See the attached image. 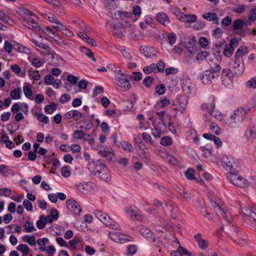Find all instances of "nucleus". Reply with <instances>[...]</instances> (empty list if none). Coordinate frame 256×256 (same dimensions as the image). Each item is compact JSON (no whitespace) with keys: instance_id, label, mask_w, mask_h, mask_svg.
Wrapping results in <instances>:
<instances>
[{"instance_id":"nucleus-1","label":"nucleus","mask_w":256,"mask_h":256,"mask_svg":"<svg viewBox=\"0 0 256 256\" xmlns=\"http://www.w3.org/2000/svg\"><path fill=\"white\" fill-rule=\"evenodd\" d=\"M88 169L100 179L108 182L110 180V172L106 166L99 160H94L89 163Z\"/></svg>"},{"instance_id":"nucleus-2","label":"nucleus","mask_w":256,"mask_h":256,"mask_svg":"<svg viewBox=\"0 0 256 256\" xmlns=\"http://www.w3.org/2000/svg\"><path fill=\"white\" fill-rule=\"evenodd\" d=\"M246 112V110L242 107L236 109L230 115V118L227 122L228 126L231 128H236L238 124L244 121Z\"/></svg>"},{"instance_id":"nucleus-3","label":"nucleus","mask_w":256,"mask_h":256,"mask_svg":"<svg viewBox=\"0 0 256 256\" xmlns=\"http://www.w3.org/2000/svg\"><path fill=\"white\" fill-rule=\"evenodd\" d=\"M94 214L106 226L116 230L120 229L119 224L113 220L106 214L103 213L99 210H95L94 211Z\"/></svg>"},{"instance_id":"nucleus-4","label":"nucleus","mask_w":256,"mask_h":256,"mask_svg":"<svg viewBox=\"0 0 256 256\" xmlns=\"http://www.w3.org/2000/svg\"><path fill=\"white\" fill-rule=\"evenodd\" d=\"M226 233L238 244L243 246L246 244V236L240 232L238 228L230 226Z\"/></svg>"},{"instance_id":"nucleus-5","label":"nucleus","mask_w":256,"mask_h":256,"mask_svg":"<svg viewBox=\"0 0 256 256\" xmlns=\"http://www.w3.org/2000/svg\"><path fill=\"white\" fill-rule=\"evenodd\" d=\"M222 163L223 167L228 170L230 174H234L238 168V160L232 156H224L222 158Z\"/></svg>"},{"instance_id":"nucleus-6","label":"nucleus","mask_w":256,"mask_h":256,"mask_svg":"<svg viewBox=\"0 0 256 256\" xmlns=\"http://www.w3.org/2000/svg\"><path fill=\"white\" fill-rule=\"evenodd\" d=\"M215 98H213L210 103H204L201 106V108L204 110L208 111V113L218 120H222L223 118L222 114L218 111L216 110Z\"/></svg>"},{"instance_id":"nucleus-7","label":"nucleus","mask_w":256,"mask_h":256,"mask_svg":"<svg viewBox=\"0 0 256 256\" xmlns=\"http://www.w3.org/2000/svg\"><path fill=\"white\" fill-rule=\"evenodd\" d=\"M242 214L246 221L251 223L256 222V205H254L252 208L244 207L242 208Z\"/></svg>"},{"instance_id":"nucleus-8","label":"nucleus","mask_w":256,"mask_h":256,"mask_svg":"<svg viewBox=\"0 0 256 256\" xmlns=\"http://www.w3.org/2000/svg\"><path fill=\"white\" fill-rule=\"evenodd\" d=\"M128 75L124 73H119L115 77L118 84L120 87L122 91H126L130 89V84L128 80Z\"/></svg>"},{"instance_id":"nucleus-9","label":"nucleus","mask_w":256,"mask_h":256,"mask_svg":"<svg viewBox=\"0 0 256 256\" xmlns=\"http://www.w3.org/2000/svg\"><path fill=\"white\" fill-rule=\"evenodd\" d=\"M228 177L231 183L236 186L240 188H246L249 185L248 180L239 175L230 174Z\"/></svg>"},{"instance_id":"nucleus-10","label":"nucleus","mask_w":256,"mask_h":256,"mask_svg":"<svg viewBox=\"0 0 256 256\" xmlns=\"http://www.w3.org/2000/svg\"><path fill=\"white\" fill-rule=\"evenodd\" d=\"M108 238L112 241L119 243H124L127 241H132L130 239H132V238L128 237V236L116 232H110Z\"/></svg>"},{"instance_id":"nucleus-11","label":"nucleus","mask_w":256,"mask_h":256,"mask_svg":"<svg viewBox=\"0 0 256 256\" xmlns=\"http://www.w3.org/2000/svg\"><path fill=\"white\" fill-rule=\"evenodd\" d=\"M187 103L186 97H178L174 101V110L183 113L186 107Z\"/></svg>"},{"instance_id":"nucleus-12","label":"nucleus","mask_w":256,"mask_h":256,"mask_svg":"<svg viewBox=\"0 0 256 256\" xmlns=\"http://www.w3.org/2000/svg\"><path fill=\"white\" fill-rule=\"evenodd\" d=\"M222 83L224 85L229 86L232 82L233 74L230 69H224L222 74Z\"/></svg>"},{"instance_id":"nucleus-13","label":"nucleus","mask_w":256,"mask_h":256,"mask_svg":"<svg viewBox=\"0 0 256 256\" xmlns=\"http://www.w3.org/2000/svg\"><path fill=\"white\" fill-rule=\"evenodd\" d=\"M67 208L74 214H78L81 211V208L78 203L74 200H66Z\"/></svg>"},{"instance_id":"nucleus-14","label":"nucleus","mask_w":256,"mask_h":256,"mask_svg":"<svg viewBox=\"0 0 256 256\" xmlns=\"http://www.w3.org/2000/svg\"><path fill=\"white\" fill-rule=\"evenodd\" d=\"M138 230L140 234L148 241L150 242L154 239V234L148 228L143 226H140L138 227Z\"/></svg>"},{"instance_id":"nucleus-15","label":"nucleus","mask_w":256,"mask_h":256,"mask_svg":"<svg viewBox=\"0 0 256 256\" xmlns=\"http://www.w3.org/2000/svg\"><path fill=\"white\" fill-rule=\"evenodd\" d=\"M24 20L26 23V26L30 30H38L40 29L38 23L32 18L26 16L24 17Z\"/></svg>"},{"instance_id":"nucleus-16","label":"nucleus","mask_w":256,"mask_h":256,"mask_svg":"<svg viewBox=\"0 0 256 256\" xmlns=\"http://www.w3.org/2000/svg\"><path fill=\"white\" fill-rule=\"evenodd\" d=\"M140 50V52L146 58H149L156 55V50L150 46H142Z\"/></svg>"},{"instance_id":"nucleus-17","label":"nucleus","mask_w":256,"mask_h":256,"mask_svg":"<svg viewBox=\"0 0 256 256\" xmlns=\"http://www.w3.org/2000/svg\"><path fill=\"white\" fill-rule=\"evenodd\" d=\"M82 117V114L77 110H72L67 112L64 116L65 120L72 118L74 120L78 121Z\"/></svg>"},{"instance_id":"nucleus-18","label":"nucleus","mask_w":256,"mask_h":256,"mask_svg":"<svg viewBox=\"0 0 256 256\" xmlns=\"http://www.w3.org/2000/svg\"><path fill=\"white\" fill-rule=\"evenodd\" d=\"M246 138L250 142L256 140V126H251L248 127L245 132Z\"/></svg>"},{"instance_id":"nucleus-19","label":"nucleus","mask_w":256,"mask_h":256,"mask_svg":"<svg viewBox=\"0 0 256 256\" xmlns=\"http://www.w3.org/2000/svg\"><path fill=\"white\" fill-rule=\"evenodd\" d=\"M98 154L100 156L106 158L109 162L114 160L115 156L112 150H102L98 151Z\"/></svg>"},{"instance_id":"nucleus-20","label":"nucleus","mask_w":256,"mask_h":256,"mask_svg":"<svg viewBox=\"0 0 256 256\" xmlns=\"http://www.w3.org/2000/svg\"><path fill=\"white\" fill-rule=\"evenodd\" d=\"M216 78V76L212 74L210 72V70L204 71L201 77V80L202 83L204 84H208L211 83L212 80Z\"/></svg>"},{"instance_id":"nucleus-21","label":"nucleus","mask_w":256,"mask_h":256,"mask_svg":"<svg viewBox=\"0 0 256 256\" xmlns=\"http://www.w3.org/2000/svg\"><path fill=\"white\" fill-rule=\"evenodd\" d=\"M164 126L168 128L172 133L175 134L176 132L174 124L171 121L170 116H166L164 120H162Z\"/></svg>"},{"instance_id":"nucleus-22","label":"nucleus","mask_w":256,"mask_h":256,"mask_svg":"<svg viewBox=\"0 0 256 256\" xmlns=\"http://www.w3.org/2000/svg\"><path fill=\"white\" fill-rule=\"evenodd\" d=\"M77 188L83 194H88L92 188L91 184L88 182H82L77 186Z\"/></svg>"},{"instance_id":"nucleus-23","label":"nucleus","mask_w":256,"mask_h":256,"mask_svg":"<svg viewBox=\"0 0 256 256\" xmlns=\"http://www.w3.org/2000/svg\"><path fill=\"white\" fill-rule=\"evenodd\" d=\"M202 136L206 139L212 141L217 148H219L222 145V142L220 138L214 135L206 133L204 134Z\"/></svg>"},{"instance_id":"nucleus-24","label":"nucleus","mask_w":256,"mask_h":256,"mask_svg":"<svg viewBox=\"0 0 256 256\" xmlns=\"http://www.w3.org/2000/svg\"><path fill=\"white\" fill-rule=\"evenodd\" d=\"M156 20L164 26H167L169 24L170 20L168 16L164 12H160L156 16Z\"/></svg>"},{"instance_id":"nucleus-25","label":"nucleus","mask_w":256,"mask_h":256,"mask_svg":"<svg viewBox=\"0 0 256 256\" xmlns=\"http://www.w3.org/2000/svg\"><path fill=\"white\" fill-rule=\"evenodd\" d=\"M126 214L132 219H134L138 214V212L136 208L134 206H129L125 210Z\"/></svg>"},{"instance_id":"nucleus-26","label":"nucleus","mask_w":256,"mask_h":256,"mask_svg":"<svg viewBox=\"0 0 256 256\" xmlns=\"http://www.w3.org/2000/svg\"><path fill=\"white\" fill-rule=\"evenodd\" d=\"M196 16L194 14H184L178 18V20L188 23H192L196 20Z\"/></svg>"},{"instance_id":"nucleus-27","label":"nucleus","mask_w":256,"mask_h":256,"mask_svg":"<svg viewBox=\"0 0 256 256\" xmlns=\"http://www.w3.org/2000/svg\"><path fill=\"white\" fill-rule=\"evenodd\" d=\"M1 142L6 144V146L8 148H12L14 146L12 141L10 140L9 137L5 132L0 134Z\"/></svg>"},{"instance_id":"nucleus-28","label":"nucleus","mask_w":256,"mask_h":256,"mask_svg":"<svg viewBox=\"0 0 256 256\" xmlns=\"http://www.w3.org/2000/svg\"><path fill=\"white\" fill-rule=\"evenodd\" d=\"M248 48L246 46H242L236 50L234 54V58L236 60H240L242 56L247 54Z\"/></svg>"},{"instance_id":"nucleus-29","label":"nucleus","mask_w":256,"mask_h":256,"mask_svg":"<svg viewBox=\"0 0 256 256\" xmlns=\"http://www.w3.org/2000/svg\"><path fill=\"white\" fill-rule=\"evenodd\" d=\"M232 67L236 70V73L242 74L244 72V70L243 60H242V62H240V60L236 59Z\"/></svg>"},{"instance_id":"nucleus-30","label":"nucleus","mask_w":256,"mask_h":256,"mask_svg":"<svg viewBox=\"0 0 256 256\" xmlns=\"http://www.w3.org/2000/svg\"><path fill=\"white\" fill-rule=\"evenodd\" d=\"M124 58L128 60H134V54L131 50L126 48L120 50Z\"/></svg>"},{"instance_id":"nucleus-31","label":"nucleus","mask_w":256,"mask_h":256,"mask_svg":"<svg viewBox=\"0 0 256 256\" xmlns=\"http://www.w3.org/2000/svg\"><path fill=\"white\" fill-rule=\"evenodd\" d=\"M48 242V240L46 238L38 239L36 241V243L38 244L39 250L41 252H44L46 250V245Z\"/></svg>"},{"instance_id":"nucleus-32","label":"nucleus","mask_w":256,"mask_h":256,"mask_svg":"<svg viewBox=\"0 0 256 256\" xmlns=\"http://www.w3.org/2000/svg\"><path fill=\"white\" fill-rule=\"evenodd\" d=\"M211 204L214 208L216 212V214L218 215L221 216L224 218H226V214L221 209L220 206L216 202L214 201H212Z\"/></svg>"},{"instance_id":"nucleus-33","label":"nucleus","mask_w":256,"mask_h":256,"mask_svg":"<svg viewBox=\"0 0 256 256\" xmlns=\"http://www.w3.org/2000/svg\"><path fill=\"white\" fill-rule=\"evenodd\" d=\"M24 231L26 232H31L36 230L34 224L30 221H26L23 224Z\"/></svg>"},{"instance_id":"nucleus-34","label":"nucleus","mask_w":256,"mask_h":256,"mask_svg":"<svg viewBox=\"0 0 256 256\" xmlns=\"http://www.w3.org/2000/svg\"><path fill=\"white\" fill-rule=\"evenodd\" d=\"M22 238L23 242H27L32 246H34L36 242L35 238L33 236L24 235Z\"/></svg>"},{"instance_id":"nucleus-35","label":"nucleus","mask_w":256,"mask_h":256,"mask_svg":"<svg viewBox=\"0 0 256 256\" xmlns=\"http://www.w3.org/2000/svg\"><path fill=\"white\" fill-rule=\"evenodd\" d=\"M202 17L209 21L214 20L215 23H218V18L216 13L208 12L203 14Z\"/></svg>"},{"instance_id":"nucleus-36","label":"nucleus","mask_w":256,"mask_h":256,"mask_svg":"<svg viewBox=\"0 0 256 256\" xmlns=\"http://www.w3.org/2000/svg\"><path fill=\"white\" fill-rule=\"evenodd\" d=\"M170 104V100L164 98L162 99L160 102H157L156 104L155 105L156 108V109H160L163 108H165L166 106L169 105Z\"/></svg>"},{"instance_id":"nucleus-37","label":"nucleus","mask_w":256,"mask_h":256,"mask_svg":"<svg viewBox=\"0 0 256 256\" xmlns=\"http://www.w3.org/2000/svg\"><path fill=\"white\" fill-rule=\"evenodd\" d=\"M150 242H153L154 246H157L160 248L159 250V252H161V248L164 246V244L163 243V242L158 237L156 236L155 234L154 236V239L152 240H150Z\"/></svg>"},{"instance_id":"nucleus-38","label":"nucleus","mask_w":256,"mask_h":256,"mask_svg":"<svg viewBox=\"0 0 256 256\" xmlns=\"http://www.w3.org/2000/svg\"><path fill=\"white\" fill-rule=\"evenodd\" d=\"M244 26H246V24L241 19H238L234 21L233 23V30H234L242 29Z\"/></svg>"},{"instance_id":"nucleus-39","label":"nucleus","mask_w":256,"mask_h":256,"mask_svg":"<svg viewBox=\"0 0 256 256\" xmlns=\"http://www.w3.org/2000/svg\"><path fill=\"white\" fill-rule=\"evenodd\" d=\"M137 250L138 248L136 245L130 244L127 246L126 254L127 256H133Z\"/></svg>"},{"instance_id":"nucleus-40","label":"nucleus","mask_w":256,"mask_h":256,"mask_svg":"<svg viewBox=\"0 0 256 256\" xmlns=\"http://www.w3.org/2000/svg\"><path fill=\"white\" fill-rule=\"evenodd\" d=\"M16 249L22 252V255H28L30 250L29 247L25 244L18 245L17 246Z\"/></svg>"},{"instance_id":"nucleus-41","label":"nucleus","mask_w":256,"mask_h":256,"mask_svg":"<svg viewBox=\"0 0 256 256\" xmlns=\"http://www.w3.org/2000/svg\"><path fill=\"white\" fill-rule=\"evenodd\" d=\"M86 135V133L82 130H76L72 134V138L76 140H82L84 138V136Z\"/></svg>"},{"instance_id":"nucleus-42","label":"nucleus","mask_w":256,"mask_h":256,"mask_svg":"<svg viewBox=\"0 0 256 256\" xmlns=\"http://www.w3.org/2000/svg\"><path fill=\"white\" fill-rule=\"evenodd\" d=\"M172 138L168 136H164L161 138L160 144L164 146H168L172 144Z\"/></svg>"},{"instance_id":"nucleus-43","label":"nucleus","mask_w":256,"mask_h":256,"mask_svg":"<svg viewBox=\"0 0 256 256\" xmlns=\"http://www.w3.org/2000/svg\"><path fill=\"white\" fill-rule=\"evenodd\" d=\"M80 50L82 52L86 54L90 58H92L93 61L95 62L96 60L93 52L90 49L83 46L80 48Z\"/></svg>"},{"instance_id":"nucleus-44","label":"nucleus","mask_w":256,"mask_h":256,"mask_svg":"<svg viewBox=\"0 0 256 256\" xmlns=\"http://www.w3.org/2000/svg\"><path fill=\"white\" fill-rule=\"evenodd\" d=\"M46 224V218L44 216H41L40 219L36 222V226L39 229H42Z\"/></svg>"},{"instance_id":"nucleus-45","label":"nucleus","mask_w":256,"mask_h":256,"mask_svg":"<svg viewBox=\"0 0 256 256\" xmlns=\"http://www.w3.org/2000/svg\"><path fill=\"white\" fill-rule=\"evenodd\" d=\"M194 170L192 168H188L184 172L186 177L190 180H194L196 179Z\"/></svg>"},{"instance_id":"nucleus-46","label":"nucleus","mask_w":256,"mask_h":256,"mask_svg":"<svg viewBox=\"0 0 256 256\" xmlns=\"http://www.w3.org/2000/svg\"><path fill=\"white\" fill-rule=\"evenodd\" d=\"M122 146L123 150L128 152H132L134 150L133 146L126 142H123L122 144Z\"/></svg>"},{"instance_id":"nucleus-47","label":"nucleus","mask_w":256,"mask_h":256,"mask_svg":"<svg viewBox=\"0 0 256 256\" xmlns=\"http://www.w3.org/2000/svg\"><path fill=\"white\" fill-rule=\"evenodd\" d=\"M234 50V48H230L228 45L224 44V54L226 57H230Z\"/></svg>"},{"instance_id":"nucleus-48","label":"nucleus","mask_w":256,"mask_h":256,"mask_svg":"<svg viewBox=\"0 0 256 256\" xmlns=\"http://www.w3.org/2000/svg\"><path fill=\"white\" fill-rule=\"evenodd\" d=\"M156 66V64H152L149 66H144L143 68V70L146 74H150L155 70Z\"/></svg>"},{"instance_id":"nucleus-49","label":"nucleus","mask_w":256,"mask_h":256,"mask_svg":"<svg viewBox=\"0 0 256 256\" xmlns=\"http://www.w3.org/2000/svg\"><path fill=\"white\" fill-rule=\"evenodd\" d=\"M210 128L217 135H219L220 134L221 130L220 127L214 122H212L210 124Z\"/></svg>"},{"instance_id":"nucleus-50","label":"nucleus","mask_w":256,"mask_h":256,"mask_svg":"<svg viewBox=\"0 0 256 256\" xmlns=\"http://www.w3.org/2000/svg\"><path fill=\"white\" fill-rule=\"evenodd\" d=\"M56 109V106L54 104L46 106L44 108L45 112L48 114H52Z\"/></svg>"},{"instance_id":"nucleus-51","label":"nucleus","mask_w":256,"mask_h":256,"mask_svg":"<svg viewBox=\"0 0 256 256\" xmlns=\"http://www.w3.org/2000/svg\"><path fill=\"white\" fill-rule=\"evenodd\" d=\"M61 174L64 177H68L70 175V167L68 166H62L61 169Z\"/></svg>"},{"instance_id":"nucleus-52","label":"nucleus","mask_w":256,"mask_h":256,"mask_svg":"<svg viewBox=\"0 0 256 256\" xmlns=\"http://www.w3.org/2000/svg\"><path fill=\"white\" fill-rule=\"evenodd\" d=\"M249 20H250V24L256 20V6L253 7L250 12V16H248Z\"/></svg>"},{"instance_id":"nucleus-53","label":"nucleus","mask_w":256,"mask_h":256,"mask_svg":"<svg viewBox=\"0 0 256 256\" xmlns=\"http://www.w3.org/2000/svg\"><path fill=\"white\" fill-rule=\"evenodd\" d=\"M0 19L6 24H10L12 22V20L6 16L2 10H0Z\"/></svg>"},{"instance_id":"nucleus-54","label":"nucleus","mask_w":256,"mask_h":256,"mask_svg":"<svg viewBox=\"0 0 256 256\" xmlns=\"http://www.w3.org/2000/svg\"><path fill=\"white\" fill-rule=\"evenodd\" d=\"M220 66L218 64H217L214 65V66H210V69L207 70H210V72L215 75V74L220 72Z\"/></svg>"},{"instance_id":"nucleus-55","label":"nucleus","mask_w":256,"mask_h":256,"mask_svg":"<svg viewBox=\"0 0 256 256\" xmlns=\"http://www.w3.org/2000/svg\"><path fill=\"white\" fill-rule=\"evenodd\" d=\"M246 86L248 88H252L254 89L256 88V78H252L250 80L248 81L246 83Z\"/></svg>"},{"instance_id":"nucleus-56","label":"nucleus","mask_w":256,"mask_h":256,"mask_svg":"<svg viewBox=\"0 0 256 256\" xmlns=\"http://www.w3.org/2000/svg\"><path fill=\"white\" fill-rule=\"evenodd\" d=\"M166 158V162L172 165H176L178 163V160L172 155H168Z\"/></svg>"},{"instance_id":"nucleus-57","label":"nucleus","mask_w":256,"mask_h":256,"mask_svg":"<svg viewBox=\"0 0 256 256\" xmlns=\"http://www.w3.org/2000/svg\"><path fill=\"white\" fill-rule=\"evenodd\" d=\"M12 190L10 188H1L0 189V196L9 197L11 194Z\"/></svg>"},{"instance_id":"nucleus-58","label":"nucleus","mask_w":256,"mask_h":256,"mask_svg":"<svg viewBox=\"0 0 256 256\" xmlns=\"http://www.w3.org/2000/svg\"><path fill=\"white\" fill-rule=\"evenodd\" d=\"M156 92L160 95L163 94L166 92V88L164 85V84H160V85H158L156 88Z\"/></svg>"},{"instance_id":"nucleus-59","label":"nucleus","mask_w":256,"mask_h":256,"mask_svg":"<svg viewBox=\"0 0 256 256\" xmlns=\"http://www.w3.org/2000/svg\"><path fill=\"white\" fill-rule=\"evenodd\" d=\"M29 77L30 79L35 80H38L40 79V75L38 74V72H32L30 71L28 74Z\"/></svg>"},{"instance_id":"nucleus-60","label":"nucleus","mask_w":256,"mask_h":256,"mask_svg":"<svg viewBox=\"0 0 256 256\" xmlns=\"http://www.w3.org/2000/svg\"><path fill=\"white\" fill-rule=\"evenodd\" d=\"M38 120L44 124H46L49 122V120L48 116L44 115L43 114H38Z\"/></svg>"},{"instance_id":"nucleus-61","label":"nucleus","mask_w":256,"mask_h":256,"mask_svg":"<svg viewBox=\"0 0 256 256\" xmlns=\"http://www.w3.org/2000/svg\"><path fill=\"white\" fill-rule=\"evenodd\" d=\"M128 78H131L136 81L140 80L142 78V74L140 72H133Z\"/></svg>"},{"instance_id":"nucleus-62","label":"nucleus","mask_w":256,"mask_h":256,"mask_svg":"<svg viewBox=\"0 0 256 256\" xmlns=\"http://www.w3.org/2000/svg\"><path fill=\"white\" fill-rule=\"evenodd\" d=\"M23 91L25 96H32V93L30 86L26 84L23 87Z\"/></svg>"},{"instance_id":"nucleus-63","label":"nucleus","mask_w":256,"mask_h":256,"mask_svg":"<svg viewBox=\"0 0 256 256\" xmlns=\"http://www.w3.org/2000/svg\"><path fill=\"white\" fill-rule=\"evenodd\" d=\"M82 242V239L79 238H74L69 241V244L74 248H76V245Z\"/></svg>"},{"instance_id":"nucleus-64","label":"nucleus","mask_w":256,"mask_h":256,"mask_svg":"<svg viewBox=\"0 0 256 256\" xmlns=\"http://www.w3.org/2000/svg\"><path fill=\"white\" fill-rule=\"evenodd\" d=\"M154 81V78L152 76H146L144 80V84L147 87H149Z\"/></svg>"}]
</instances>
